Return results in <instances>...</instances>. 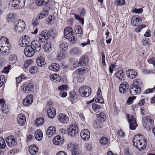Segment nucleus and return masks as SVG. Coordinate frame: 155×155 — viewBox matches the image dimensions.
Returning a JSON list of instances; mask_svg holds the SVG:
<instances>
[{"label": "nucleus", "instance_id": "1", "mask_svg": "<svg viewBox=\"0 0 155 155\" xmlns=\"http://www.w3.org/2000/svg\"><path fill=\"white\" fill-rule=\"evenodd\" d=\"M147 141V140L142 134H138L134 137L133 145L138 150H142L146 148Z\"/></svg>", "mask_w": 155, "mask_h": 155}, {"label": "nucleus", "instance_id": "2", "mask_svg": "<svg viewBox=\"0 0 155 155\" xmlns=\"http://www.w3.org/2000/svg\"><path fill=\"white\" fill-rule=\"evenodd\" d=\"M9 40L4 36L0 38V53L3 55H7L10 48Z\"/></svg>", "mask_w": 155, "mask_h": 155}, {"label": "nucleus", "instance_id": "3", "mask_svg": "<svg viewBox=\"0 0 155 155\" xmlns=\"http://www.w3.org/2000/svg\"><path fill=\"white\" fill-rule=\"evenodd\" d=\"M64 35L65 37L71 42L75 43L77 41V39L75 37L73 29L70 27L65 28L64 30Z\"/></svg>", "mask_w": 155, "mask_h": 155}, {"label": "nucleus", "instance_id": "4", "mask_svg": "<svg viewBox=\"0 0 155 155\" xmlns=\"http://www.w3.org/2000/svg\"><path fill=\"white\" fill-rule=\"evenodd\" d=\"M25 26V23L23 20L19 19L16 20L14 28L15 32L18 34L22 32L24 30Z\"/></svg>", "mask_w": 155, "mask_h": 155}, {"label": "nucleus", "instance_id": "5", "mask_svg": "<svg viewBox=\"0 0 155 155\" xmlns=\"http://www.w3.org/2000/svg\"><path fill=\"white\" fill-rule=\"evenodd\" d=\"M25 0H11L9 2V5L12 9H19L25 5Z\"/></svg>", "mask_w": 155, "mask_h": 155}, {"label": "nucleus", "instance_id": "6", "mask_svg": "<svg viewBox=\"0 0 155 155\" xmlns=\"http://www.w3.org/2000/svg\"><path fill=\"white\" fill-rule=\"evenodd\" d=\"M40 35L39 41L44 42L48 40L50 37H54L55 35L52 31H48L47 30H45L43 31L41 34H39Z\"/></svg>", "mask_w": 155, "mask_h": 155}, {"label": "nucleus", "instance_id": "7", "mask_svg": "<svg viewBox=\"0 0 155 155\" xmlns=\"http://www.w3.org/2000/svg\"><path fill=\"white\" fill-rule=\"evenodd\" d=\"M91 88L88 86L84 85L80 87L79 89L80 95L82 97H89L91 93Z\"/></svg>", "mask_w": 155, "mask_h": 155}, {"label": "nucleus", "instance_id": "8", "mask_svg": "<svg viewBox=\"0 0 155 155\" xmlns=\"http://www.w3.org/2000/svg\"><path fill=\"white\" fill-rule=\"evenodd\" d=\"M79 132L78 127L75 124L70 125L68 128V134L72 137H74L78 134Z\"/></svg>", "mask_w": 155, "mask_h": 155}, {"label": "nucleus", "instance_id": "9", "mask_svg": "<svg viewBox=\"0 0 155 155\" xmlns=\"http://www.w3.org/2000/svg\"><path fill=\"white\" fill-rule=\"evenodd\" d=\"M30 41V38L28 36L23 35L20 38L19 41V44L21 47H26L29 45Z\"/></svg>", "mask_w": 155, "mask_h": 155}, {"label": "nucleus", "instance_id": "10", "mask_svg": "<svg viewBox=\"0 0 155 155\" xmlns=\"http://www.w3.org/2000/svg\"><path fill=\"white\" fill-rule=\"evenodd\" d=\"M141 91L140 87L135 84H132L130 87V92L131 95L139 94L140 93Z\"/></svg>", "mask_w": 155, "mask_h": 155}, {"label": "nucleus", "instance_id": "11", "mask_svg": "<svg viewBox=\"0 0 155 155\" xmlns=\"http://www.w3.org/2000/svg\"><path fill=\"white\" fill-rule=\"evenodd\" d=\"M24 52L25 56L28 57L33 56L35 53L37 52L30 45H28L25 47Z\"/></svg>", "mask_w": 155, "mask_h": 155}, {"label": "nucleus", "instance_id": "12", "mask_svg": "<svg viewBox=\"0 0 155 155\" xmlns=\"http://www.w3.org/2000/svg\"><path fill=\"white\" fill-rule=\"evenodd\" d=\"M21 88L24 93H29L34 89V84L30 82L25 84L22 86Z\"/></svg>", "mask_w": 155, "mask_h": 155}, {"label": "nucleus", "instance_id": "13", "mask_svg": "<svg viewBox=\"0 0 155 155\" xmlns=\"http://www.w3.org/2000/svg\"><path fill=\"white\" fill-rule=\"evenodd\" d=\"M145 121L143 123V125L144 127L148 130L151 129L153 126V122L150 117H147Z\"/></svg>", "mask_w": 155, "mask_h": 155}, {"label": "nucleus", "instance_id": "14", "mask_svg": "<svg viewBox=\"0 0 155 155\" xmlns=\"http://www.w3.org/2000/svg\"><path fill=\"white\" fill-rule=\"evenodd\" d=\"M58 120L62 124H67L69 121V117L65 114L60 113L58 116Z\"/></svg>", "mask_w": 155, "mask_h": 155}, {"label": "nucleus", "instance_id": "15", "mask_svg": "<svg viewBox=\"0 0 155 155\" xmlns=\"http://www.w3.org/2000/svg\"><path fill=\"white\" fill-rule=\"evenodd\" d=\"M142 21L141 17L139 15H134L131 18V23L134 26L139 25Z\"/></svg>", "mask_w": 155, "mask_h": 155}, {"label": "nucleus", "instance_id": "16", "mask_svg": "<svg viewBox=\"0 0 155 155\" xmlns=\"http://www.w3.org/2000/svg\"><path fill=\"white\" fill-rule=\"evenodd\" d=\"M81 138L84 140H87L89 139L90 136V132L87 129H83L81 132Z\"/></svg>", "mask_w": 155, "mask_h": 155}, {"label": "nucleus", "instance_id": "17", "mask_svg": "<svg viewBox=\"0 0 155 155\" xmlns=\"http://www.w3.org/2000/svg\"><path fill=\"white\" fill-rule=\"evenodd\" d=\"M5 140L7 145L9 147L14 146L17 143L16 141L13 136H10L7 137L5 139Z\"/></svg>", "mask_w": 155, "mask_h": 155}, {"label": "nucleus", "instance_id": "18", "mask_svg": "<svg viewBox=\"0 0 155 155\" xmlns=\"http://www.w3.org/2000/svg\"><path fill=\"white\" fill-rule=\"evenodd\" d=\"M129 88V84L127 82H123L121 83L119 86V91L121 93L124 94Z\"/></svg>", "mask_w": 155, "mask_h": 155}, {"label": "nucleus", "instance_id": "19", "mask_svg": "<svg viewBox=\"0 0 155 155\" xmlns=\"http://www.w3.org/2000/svg\"><path fill=\"white\" fill-rule=\"evenodd\" d=\"M17 120L18 123L19 125L23 126L25 123L26 117L24 114H20L18 115Z\"/></svg>", "mask_w": 155, "mask_h": 155}, {"label": "nucleus", "instance_id": "20", "mask_svg": "<svg viewBox=\"0 0 155 155\" xmlns=\"http://www.w3.org/2000/svg\"><path fill=\"white\" fill-rule=\"evenodd\" d=\"M33 101V96L31 94L27 95L23 100V104L26 106H28L31 104Z\"/></svg>", "mask_w": 155, "mask_h": 155}, {"label": "nucleus", "instance_id": "21", "mask_svg": "<svg viewBox=\"0 0 155 155\" xmlns=\"http://www.w3.org/2000/svg\"><path fill=\"white\" fill-rule=\"evenodd\" d=\"M55 109L53 107L48 108L47 111V115L48 117L50 118H54L56 114Z\"/></svg>", "mask_w": 155, "mask_h": 155}, {"label": "nucleus", "instance_id": "22", "mask_svg": "<svg viewBox=\"0 0 155 155\" xmlns=\"http://www.w3.org/2000/svg\"><path fill=\"white\" fill-rule=\"evenodd\" d=\"M63 138L61 136L57 135L55 136L53 140V143L56 145L61 144L63 141Z\"/></svg>", "mask_w": 155, "mask_h": 155}, {"label": "nucleus", "instance_id": "23", "mask_svg": "<svg viewBox=\"0 0 155 155\" xmlns=\"http://www.w3.org/2000/svg\"><path fill=\"white\" fill-rule=\"evenodd\" d=\"M89 61L88 56L86 55H84L80 59L78 64L81 66L86 65L88 64Z\"/></svg>", "mask_w": 155, "mask_h": 155}, {"label": "nucleus", "instance_id": "24", "mask_svg": "<svg viewBox=\"0 0 155 155\" xmlns=\"http://www.w3.org/2000/svg\"><path fill=\"white\" fill-rule=\"evenodd\" d=\"M137 72L131 69H129L127 72V77L130 79H134L137 75Z\"/></svg>", "mask_w": 155, "mask_h": 155}, {"label": "nucleus", "instance_id": "25", "mask_svg": "<svg viewBox=\"0 0 155 155\" xmlns=\"http://www.w3.org/2000/svg\"><path fill=\"white\" fill-rule=\"evenodd\" d=\"M59 68L60 66L59 64L56 63H52L48 66V69L53 71H58Z\"/></svg>", "mask_w": 155, "mask_h": 155}, {"label": "nucleus", "instance_id": "26", "mask_svg": "<svg viewBox=\"0 0 155 155\" xmlns=\"http://www.w3.org/2000/svg\"><path fill=\"white\" fill-rule=\"evenodd\" d=\"M34 40L31 42V45H30L32 48L37 52L39 51V40L38 39Z\"/></svg>", "mask_w": 155, "mask_h": 155}, {"label": "nucleus", "instance_id": "27", "mask_svg": "<svg viewBox=\"0 0 155 155\" xmlns=\"http://www.w3.org/2000/svg\"><path fill=\"white\" fill-rule=\"evenodd\" d=\"M116 77L119 79V81L124 80L125 78V74L123 71L120 70L117 71L115 73Z\"/></svg>", "mask_w": 155, "mask_h": 155}, {"label": "nucleus", "instance_id": "28", "mask_svg": "<svg viewBox=\"0 0 155 155\" xmlns=\"http://www.w3.org/2000/svg\"><path fill=\"white\" fill-rule=\"evenodd\" d=\"M56 133V128L52 126H50L47 129L46 134L49 137L52 136Z\"/></svg>", "mask_w": 155, "mask_h": 155}, {"label": "nucleus", "instance_id": "29", "mask_svg": "<svg viewBox=\"0 0 155 155\" xmlns=\"http://www.w3.org/2000/svg\"><path fill=\"white\" fill-rule=\"evenodd\" d=\"M74 31L76 35L79 36H81L83 35L82 29L80 25H77L74 28Z\"/></svg>", "mask_w": 155, "mask_h": 155}, {"label": "nucleus", "instance_id": "30", "mask_svg": "<svg viewBox=\"0 0 155 155\" xmlns=\"http://www.w3.org/2000/svg\"><path fill=\"white\" fill-rule=\"evenodd\" d=\"M50 79L55 83L59 82L61 80L60 76L58 74H51L50 76Z\"/></svg>", "mask_w": 155, "mask_h": 155}, {"label": "nucleus", "instance_id": "31", "mask_svg": "<svg viewBox=\"0 0 155 155\" xmlns=\"http://www.w3.org/2000/svg\"><path fill=\"white\" fill-rule=\"evenodd\" d=\"M15 18V14L14 13H9L6 16V20L9 22H13Z\"/></svg>", "mask_w": 155, "mask_h": 155}, {"label": "nucleus", "instance_id": "32", "mask_svg": "<svg viewBox=\"0 0 155 155\" xmlns=\"http://www.w3.org/2000/svg\"><path fill=\"white\" fill-rule=\"evenodd\" d=\"M38 150V149L34 145H31L29 148V151L30 153L32 155H35L36 153Z\"/></svg>", "mask_w": 155, "mask_h": 155}, {"label": "nucleus", "instance_id": "33", "mask_svg": "<svg viewBox=\"0 0 155 155\" xmlns=\"http://www.w3.org/2000/svg\"><path fill=\"white\" fill-rule=\"evenodd\" d=\"M96 117L99 120L102 121H104L106 120V115L104 113L101 112L100 113L96 114Z\"/></svg>", "mask_w": 155, "mask_h": 155}, {"label": "nucleus", "instance_id": "34", "mask_svg": "<svg viewBox=\"0 0 155 155\" xmlns=\"http://www.w3.org/2000/svg\"><path fill=\"white\" fill-rule=\"evenodd\" d=\"M68 48V45L66 42H61L60 43L59 49L61 50L64 51L67 50Z\"/></svg>", "mask_w": 155, "mask_h": 155}, {"label": "nucleus", "instance_id": "35", "mask_svg": "<svg viewBox=\"0 0 155 155\" xmlns=\"http://www.w3.org/2000/svg\"><path fill=\"white\" fill-rule=\"evenodd\" d=\"M94 126L95 129H101L102 127V121L97 120H95L94 124Z\"/></svg>", "mask_w": 155, "mask_h": 155}, {"label": "nucleus", "instance_id": "36", "mask_svg": "<svg viewBox=\"0 0 155 155\" xmlns=\"http://www.w3.org/2000/svg\"><path fill=\"white\" fill-rule=\"evenodd\" d=\"M44 51L46 52H49L51 49V45L50 42H46L44 45L43 47Z\"/></svg>", "mask_w": 155, "mask_h": 155}, {"label": "nucleus", "instance_id": "37", "mask_svg": "<svg viewBox=\"0 0 155 155\" xmlns=\"http://www.w3.org/2000/svg\"><path fill=\"white\" fill-rule=\"evenodd\" d=\"M48 14V12L47 9L44 8L42 11H41L39 15V19H42L46 17Z\"/></svg>", "mask_w": 155, "mask_h": 155}, {"label": "nucleus", "instance_id": "38", "mask_svg": "<svg viewBox=\"0 0 155 155\" xmlns=\"http://www.w3.org/2000/svg\"><path fill=\"white\" fill-rule=\"evenodd\" d=\"M17 57L15 54H12L9 57V59L10 63L12 64L15 63L17 61Z\"/></svg>", "mask_w": 155, "mask_h": 155}, {"label": "nucleus", "instance_id": "39", "mask_svg": "<svg viewBox=\"0 0 155 155\" xmlns=\"http://www.w3.org/2000/svg\"><path fill=\"white\" fill-rule=\"evenodd\" d=\"M108 141V139L106 137L103 136L101 137L100 140V143L103 145L107 144Z\"/></svg>", "mask_w": 155, "mask_h": 155}, {"label": "nucleus", "instance_id": "40", "mask_svg": "<svg viewBox=\"0 0 155 155\" xmlns=\"http://www.w3.org/2000/svg\"><path fill=\"white\" fill-rule=\"evenodd\" d=\"M128 121L129 124L134 123L137 121L136 118L134 115H131L130 117V115H127Z\"/></svg>", "mask_w": 155, "mask_h": 155}, {"label": "nucleus", "instance_id": "41", "mask_svg": "<svg viewBox=\"0 0 155 155\" xmlns=\"http://www.w3.org/2000/svg\"><path fill=\"white\" fill-rule=\"evenodd\" d=\"M65 57V54L63 52H61L58 54L57 57V59L59 61H61Z\"/></svg>", "mask_w": 155, "mask_h": 155}, {"label": "nucleus", "instance_id": "42", "mask_svg": "<svg viewBox=\"0 0 155 155\" xmlns=\"http://www.w3.org/2000/svg\"><path fill=\"white\" fill-rule=\"evenodd\" d=\"M38 69V68L37 66H34L30 67L29 71L30 73L34 74L37 72Z\"/></svg>", "mask_w": 155, "mask_h": 155}, {"label": "nucleus", "instance_id": "43", "mask_svg": "<svg viewBox=\"0 0 155 155\" xmlns=\"http://www.w3.org/2000/svg\"><path fill=\"white\" fill-rule=\"evenodd\" d=\"M33 61L30 59L27 60L24 62V66L25 68H27L28 66L31 65Z\"/></svg>", "mask_w": 155, "mask_h": 155}, {"label": "nucleus", "instance_id": "44", "mask_svg": "<svg viewBox=\"0 0 155 155\" xmlns=\"http://www.w3.org/2000/svg\"><path fill=\"white\" fill-rule=\"evenodd\" d=\"M1 109L3 113L5 114L8 113L9 111V108L6 104L4 105L1 107Z\"/></svg>", "mask_w": 155, "mask_h": 155}, {"label": "nucleus", "instance_id": "45", "mask_svg": "<svg viewBox=\"0 0 155 155\" xmlns=\"http://www.w3.org/2000/svg\"><path fill=\"white\" fill-rule=\"evenodd\" d=\"M136 96H133L132 97H130L128 98L127 101V103L128 104H132L136 98Z\"/></svg>", "mask_w": 155, "mask_h": 155}, {"label": "nucleus", "instance_id": "46", "mask_svg": "<svg viewBox=\"0 0 155 155\" xmlns=\"http://www.w3.org/2000/svg\"><path fill=\"white\" fill-rule=\"evenodd\" d=\"M142 45L143 46H145L149 45L150 44V39L148 38H144L142 40Z\"/></svg>", "mask_w": 155, "mask_h": 155}, {"label": "nucleus", "instance_id": "47", "mask_svg": "<svg viewBox=\"0 0 155 155\" xmlns=\"http://www.w3.org/2000/svg\"><path fill=\"white\" fill-rule=\"evenodd\" d=\"M92 109L94 111H96L101 108V107L99 105L95 103H93L92 104Z\"/></svg>", "mask_w": 155, "mask_h": 155}, {"label": "nucleus", "instance_id": "48", "mask_svg": "<svg viewBox=\"0 0 155 155\" xmlns=\"http://www.w3.org/2000/svg\"><path fill=\"white\" fill-rule=\"evenodd\" d=\"M129 124L130 128L132 130L136 129V127L138 126L137 121L134 122V123H131L130 124Z\"/></svg>", "mask_w": 155, "mask_h": 155}, {"label": "nucleus", "instance_id": "49", "mask_svg": "<svg viewBox=\"0 0 155 155\" xmlns=\"http://www.w3.org/2000/svg\"><path fill=\"white\" fill-rule=\"evenodd\" d=\"M6 146V144L4 139L0 137V148L3 149Z\"/></svg>", "mask_w": 155, "mask_h": 155}, {"label": "nucleus", "instance_id": "50", "mask_svg": "<svg viewBox=\"0 0 155 155\" xmlns=\"http://www.w3.org/2000/svg\"><path fill=\"white\" fill-rule=\"evenodd\" d=\"M140 110L143 116L149 113L148 110L144 107H141Z\"/></svg>", "mask_w": 155, "mask_h": 155}, {"label": "nucleus", "instance_id": "51", "mask_svg": "<svg viewBox=\"0 0 155 155\" xmlns=\"http://www.w3.org/2000/svg\"><path fill=\"white\" fill-rule=\"evenodd\" d=\"M147 62L149 63L152 64L154 67L155 66V58L152 57L148 58Z\"/></svg>", "mask_w": 155, "mask_h": 155}, {"label": "nucleus", "instance_id": "52", "mask_svg": "<svg viewBox=\"0 0 155 155\" xmlns=\"http://www.w3.org/2000/svg\"><path fill=\"white\" fill-rule=\"evenodd\" d=\"M115 2L117 5H122L124 4L125 1V0H115Z\"/></svg>", "mask_w": 155, "mask_h": 155}, {"label": "nucleus", "instance_id": "53", "mask_svg": "<svg viewBox=\"0 0 155 155\" xmlns=\"http://www.w3.org/2000/svg\"><path fill=\"white\" fill-rule=\"evenodd\" d=\"M78 10L80 16L81 17H84L86 13L85 9L84 8H81Z\"/></svg>", "mask_w": 155, "mask_h": 155}, {"label": "nucleus", "instance_id": "54", "mask_svg": "<svg viewBox=\"0 0 155 155\" xmlns=\"http://www.w3.org/2000/svg\"><path fill=\"white\" fill-rule=\"evenodd\" d=\"M39 22V17H37L34 18L33 22L32 25L34 26H36L38 25Z\"/></svg>", "mask_w": 155, "mask_h": 155}, {"label": "nucleus", "instance_id": "55", "mask_svg": "<svg viewBox=\"0 0 155 155\" xmlns=\"http://www.w3.org/2000/svg\"><path fill=\"white\" fill-rule=\"evenodd\" d=\"M11 68V66L10 65H8L7 66H6L4 67L3 70L2 71V72L5 74H8L9 71V70Z\"/></svg>", "mask_w": 155, "mask_h": 155}, {"label": "nucleus", "instance_id": "56", "mask_svg": "<svg viewBox=\"0 0 155 155\" xmlns=\"http://www.w3.org/2000/svg\"><path fill=\"white\" fill-rule=\"evenodd\" d=\"M143 9L142 8H134L132 11V12L134 13L137 14H140L143 12Z\"/></svg>", "mask_w": 155, "mask_h": 155}, {"label": "nucleus", "instance_id": "57", "mask_svg": "<svg viewBox=\"0 0 155 155\" xmlns=\"http://www.w3.org/2000/svg\"><path fill=\"white\" fill-rule=\"evenodd\" d=\"M69 96L72 99L75 100L76 98V94L75 92L71 91L69 93Z\"/></svg>", "mask_w": 155, "mask_h": 155}, {"label": "nucleus", "instance_id": "58", "mask_svg": "<svg viewBox=\"0 0 155 155\" xmlns=\"http://www.w3.org/2000/svg\"><path fill=\"white\" fill-rule=\"evenodd\" d=\"M76 71L78 74L77 75H83V74L84 73V72L85 71V70L80 68L77 69L76 70Z\"/></svg>", "mask_w": 155, "mask_h": 155}, {"label": "nucleus", "instance_id": "59", "mask_svg": "<svg viewBox=\"0 0 155 155\" xmlns=\"http://www.w3.org/2000/svg\"><path fill=\"white\" fill-rule=\"evenodd\" d=\"M5 81V77L3 75H0V87L2 86Z\"/></svg>", "mask_w": 155, "mask_h": 155}, {"label": "nucleus", "instance_id": "60", "mask_svg": "<svg viewBox=\"0 0 155 155\" xmlns=\"http://www.w3.org/2000/svg\"><path fill=\"white\" fill-rule=\"evenodd\" d=\"M134 83L136 85H138L139 87L140 86H141L142 84V82L140 79H136L135 80Z\"/></svg>", "mask_w": 155, "mask_h": 155}, {"label": "nucleus", "instance_id": "61", "mask_svg": "<svg viewBox=\"0 0 155 155\" xmlns=\"http://www.w3.org/2000/svg\"><path fill=\"white\" fill-rule=\"evenodd\" d=\"M77 80L79 82H82L84 79V75H77Z\"/></svg>", "mask_w": 155, "mask_h": 155}, {"label": "nucleus", "instance_id": "62", "mask_svg": "<svg viewBox=\"0 0 155 155\" xmlns=\"http://www.w3.org/2000/svg\"><path fill=\"white\" fill-rule=\"evenodd\" d=\"M75 147L74 145L71 143H68V149L70 150L73 151L74 149H76L74 148Z\"/></svg>", "mask_w": 155, "mask_h": 155}, {"label": "nucleus", "instance_id": "63", "mask_svg": "<svg viewBox=\"0 0 155 155\" xmlns=\"http://www.w3.org/2000/svg\"><path fill=\"white\" fill-rule=\"evenodd\" d=\"M68 86L66 85H61L58 87V90L59 91L65 90L67 89Z\"/></svg>", "mask_w": 155, "mask_h": 155}, {"label": "nucleus", "instance_id": "64", "mask_svg": "<svg viewBox=\"0 0 155 155\" xmlns=\"http://www.w3.org/2000/svg\"><path fill=\"white\" fill-rule=\"evenodd\" d=\"M54 21L53 19H52V17L51 16H49L47 19L46 22L48 24H51L53 23Z\"/></svg>", "mask_w": 155, "mask_h": 155}]
</instances>
